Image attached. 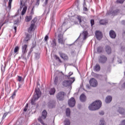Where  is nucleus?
Instances as JSON below:
<instances>
[{
	"mask_svg": "<svg viewBox=\"0 0 125 125\" xmlns=\"http://www.w3.org/2000/svg\"><path fill=\"white\" fill-rule=\"evenodd\" d=\"M102 105V102L100 101H96L91 104L88 108L91 111H95L100 109Z\"/></svg>",
	"mask_w": 125,
	"mask_h": 125,
	"instance_id": "nucleus-1",
	"label": "nucleus"
},
{
	"mask_svg": "<svg viewBox=\"0 0 125 125\" xmlns=\"http://www.w3.org/2000/svg\"><path fill=\"white\" fill-rule=\"evenodd\" d=\"M35 93L33 97L31 99V104L32 105L36 104V101L39 99V97L42 96V92L40 88L35 89Z\"/></svg>",
	"mask_w": 125,
	"mask_h": 125,
	"instance_id": "nucleus-2",
	"label": "nucleus"
},
{
	"mask_svg": "<svg viewBox=\"0 0 125 125\" xmlns=\"http://www.w3.org/2000/svg\"><path fill=\"white\" fill-rule=\"evenodd\" d=\"M37 21H38V19H37V18H34L31 21L30 26L27 29L28 33H31V32H33L36 30V23H37Z\"/></svg>",
	"mask_w": 125,
	"mask_h": 125,
	"instance_id": "nucleus-3",
	"label": "nucleus"
},
{
	"mask_svg": "<svg viewBox=\"0 0 125 125\" xmlns=\"http://www.w3.org/2000/svg\"><path fill=\"white\" fill-rule=\"evenodd\" d=\"M64 96H65V92L61 91L59 92L56 95V98L58 99L60 101L64 100Z\"/></svg>",
	"mask_w": 125,
	"mask_h": 125,
	"instance_id": "nucleus-4",
	"label": "nucleus"
},
{
	"mask_svg": "<svg viewBox=\"0 0 125 125\" xmlns=\"http://www.w3.org/2000/svg\"><path fill=\"white\" fill-rule=\"evenodd\" d=\"M90 85L91 86H93V87H96L98 84V82H97V80L94 78H92L89 81Z\"/></svg>",
	"mask_w": 125,
	"mask_h": 125,
	"instance_id": "nucleus-5",
	"label": "nucleus"
},
{
	"mask_svg": "<svg viewBox=\"0 0 125 125\" xmlns=\"http://www.w3.org/2000/svg\"><path fill=\"white\" fill-rule=\"evenodd\" d=\"M58 42L61 44H65V40L63 39V35L60 33L58 36Z\"/></svg>",
	"mask_w": 125,
	"mask_h": 125,
	"instance_id": "nucleus-6",
	"label": "nucleus"
},
{
	"mask_svg": "<svg viewBox=\"0 0 125 125\" xmlns=\"http://www.w3.org/2000/svg\"><path fill=\"white\" fill-rule=\"evenodd\" d=\"M95 35L96 36V38L99 41L100 40H102V38H103V34H102V32L99 30H97L95 32Z\"/></svg>",
	"mask_w": 125,
	"mask_h": 125,
	"instance_id": "nucleus-7",
	"label": "nucleus"
},
{
	"mask_svg": "<svg viewBox=\"0 0 125 125\" xmlns=\"http://www.w3.org/2000/svg\"><path fill=\"white\" fill-rule=\"evenodd\" d=\"M59 54L60 56V57L63 59V60H64L65 61H67V60H69V57L67 54L62 53V52H59Z\"/></svg>",
	"mask_w": 125,
	"mask_h": 125,
	"instance_id": "nucleus-8",
	"label": "nucleus"
},
{
	"mask_svg": "<svg viewBox=\"0 0 125 125\" xmlns=\"http://www.w3.org/2000/svg\"><path fill=\"white\" fill-rule=\"evenodd\" d=\"M106 62H107V57L104 55L101 56L99 59V63L104 64V63H106Z\"/></svg>",
	"mask_w": 125,
	"mask_h": 125,
	"instance_id": "nucleus-9",
	"label": "nucleus"
},
{
	"mask_svg": "<svg viewBox=\"0 0 125 125\" xmlns=\"http://www.w3.org/2000/svg\"><path fill=\"white\" fill-rule=\"evenodd\" d=\"M71 79L73 81H69V80L63 81L62 83V85H63V86H65V87L69 86L71 85L72 83H74V82L75 81V78H72Z\"/></svg>",
	"mask_w": 125,
	"mask_h": 125,
	"instance_id": "nucleus-10",
	"label": "nucleus"
},
{
	"mask_svg": "<svg viewBox=\"0 0 125 125\" xmlns=\"http://www.w3.org/2000/svg\"><path fill=\"white\" fill-rule=\"evenodd\" d=\"M68 103L70 107H74L76 104V100L73 97H72L69 100Z\"/></svg>",
	"mask_w": 125,
	"mask_h": 125,
	"instance_id": "nucleus-11",
	"label": "nucleus"
},
{
	"mask_svg": "<svg viewBox=\"0 0 125 125\" xmlns=\"http://www.w3.org/2000/svg\"><path fill=\"white\" fill-rule=\"evenodd\" d=\"M27 47H28L27 44H25L23 45H22L21 47V50L23 55H26V53H27V52L28 51V49H27Z\"/></svg>",
	"mask_w": 125,
	"mask_h": 125,
	"instance_id": "nucleus-12",
	"label": "nucleus"
},
{
	"mask_svg": "<svg viewBox=\"0 0 125 125\" xmlns=\"http://www.w3.org/2000/svg\"><path fill=\"white\" fill-rule=\"evenodd\" d=\"M109 36L111 39H116L117 34H116V32L114 31V30H111L109 31Z\"/></svg>",
	"mask_w": 125,
	"mask_h": 125,
	"instance_id": "nucleus-13",
	"label": "nucleus"
},
{
	"mask_svg": "<svg viewBox=\"0 0 125 125\" xmlns=\"http://www.w3.org/2000/svg\"><path fill=\"white\" fill-rule=\"evenodd\" d=\"M48 107L50 108V109H52V108H54L55 107V101H50L48 104Z\"/></svg>",
	"mask_w": 125,
	"mask_h": 125,
	"instance_id": "nucleus-14",
	"label": "nucleus"
},
{
	"mask_svg": "<svg viewBox=\"0 0 125 125\" xmlns=\"http://www.w3.org/2000/svg\"><path fill=\"white\" fill-rule=\"evenodd\" d=\"M105 50L107 54H110L112 53V49L109 45H106L105 47Z\"/></svg>",
	"mask_w": 125,
	"mask_h": 125,
	"instance_id": "nucleus-15",
	"label": "nucleus"
},
{
	"mask_svg": "<svg viewBox=\"0 0 125 125\" xmlns=\"http://www.w3.org/2000/svg\"><path fill=\"white\" fill-rule=\"evenodd\" d=\"M33 35L31 34H29V33H27L25 34V42H29L31 39H32Z\"/></svg>",
	"mask_w": 125,
	"mask_h": 125,
	"instance_id": "nucleus-16",
	"label": "nucleus"
},
{
	"mask_svg": "<svg viewBox=\"0 0 125 125\" xmlns=\"http://www.w3.org/2000/svg\"><path fill=\"white\" fill-rule=\"evenodd\" d=\"M80 100L82 101V102H84L86 100V97L85 96V94H82L80 96Z\"/></svg>",
	"mask_w": 125,
	"mask_h": 125,
	"instance_id": "nucleus-17",
	"label": "nucleus"
},
{
	"mask_svg": "<svg viewBox=\"0 0 125 125\" xmlns=\"http://www.w3.org/2000/svg\"><path fill=\"white\" fill-rule=\"evenodd\" d=\"M118 112H119V114H121V115H125V109L122 107H119L118 109Z\"/></svg>",
	"mask_w": 125,
	"mask_h": 125,
	"instance_id": "nucleus-18",
	"label": "nucleus"
},
{
	"mask_svg": "<svg viewBox=\"0 0 125 125\" xmlns=\"http://www.w3.org/2000/svg\"><path fill=\"white\" fill-rule=\"evenodd\" d=\"M32 19L33 17L32 16H26L25 17V22H30Z\"/></svg>",
	"mask_w": 125,
	"mask_h": 125,
	"instance_id": "nucleus-19",
	"label": "nucleus"
},
{
	"mask_svg": "<svg viewBox=\"0 0 125 125\" xmlns=\"http://www.w3.org/2000/svg\"><path fill=\"white\" fill-rule=\"evenodd\" d=\"M47 115V112L46 110H43L42 112V118L44 120L46 118V116Z\"/></svg>",
	"mask_w": 125,
	"mask_h": 125,
	"instance_id": "nucleus-20",
	"label": "nucleus"
},
{
	"mask_svg": "<svg viewBox=\"0 0 125 125\" xmlns=\"http://www.w3.org/2000/svg\"><path fill=\"white\" fill-rule=\"evenodd\" d=\"M112 101V97L110 96H108L106 97L105 99V102L106 103H110Z\"/></svg>",
	"mask_w": 125,
	"mask_h": 125,
	"instance_id": "nucleus-21",
	"label": "nucleus"
},
{
	"mask_svg": "<svg viewBox=\"0 0 125 125\" xmlns=\"http://www.w3.org/2000/svg\"><path fill=\"white\" fill-rule=\"evenodd\" d=\"M56 90H55V88H52L50 89L49 91V93L50 95H53L55 94Z\"/></svg>",
	"mask_w": 125,
	"mask_h": 125,
	"instance_id": "nucleus-22",
	"label": "nucleus"
},
{
	"mask_svg": "<svg viewBox=\"0 0 125 125\" xmlns=\"http://www.w3.org/2000/svg\"><path fill=\"white\" fill-rule=\"evenodd\" d=\"M94 68L95 71H97V72L100 71V65L98 64H96V66H95Z\"/></svg>",
	"mask_w": 125,
	"mask_h": 125,
	"instance_id": "nucleus-23",
	"label": "nucleus"
},
{
	"mask_svg": "<svg viewBox=\"0 0 125 125\" xmlns=\"http://www.w3.org/2000/svg\"><path fill=\"white\" fill-rule=\"evenodd\" d=\"M51 46L53 48H54V47L56 46V41L55 40V39L53 40L52 43L51 44Z\"/></svg>",
	"mask_w": 125,
	"mask_h": 125,
	"instance_id": "nucleus-24",
	"label": "nucleus"
},
{
	"mask_svg": "<svg viewBox=\"0 0 125 125\" xmlns=\"http://www.w3.org/2000/svg\"><path fill=\"white\" fill-rule=\"evenodd\" d=\"M99 22L101 25H105V24H107V23H108V22H107V21L105 20H101V21H100Z\"/></svg>",
	"mask_w": 125,
	"mask_h": 125,
	"instance_id": "nucleus-25",
	"label": "nucleus"
},
{
	"mask_svg": "<svg viewBox=\"0 0 125 125\" xmlns=\"http://www.w3.org/2000/svg\"><path fill=\"white\" fill-rule=\"evenodd\" d=\"M24 79L22 77L20 76H18V79L17 81L19 82L20 83H21V82H24Z\"/></svg>",
	"mask_w": 125,
	"mask_h": 125,
	"instance_id": "nucleus-26",
	"label": "nucleus"
},
{
	"mask_svg": "<svg viewBox=\"0 0 125 125\" xmlns=\"http://www.w3.org/2000/svg\"><path fill=\"white\" fill-rule=\"evenodd\" d=\"M27 11V6L23 7L22 10L21 11V15H24L26 12Z\"/></svg>",
	"mask_w": 125,
	"mask_h": 125,
	"instance_id": "nucleus-27",
	"label": "nucleus"
},
{
	"mask_svg": "<svg viewBox=\"0 0 125 125\" xmlns=\"http://www.w3.org/2000/svg\"><path fill=\"white\" fill-rule=\"evenodd\" d=\"M54 58L55 59H56V60H58L59 63H62V61H61V59H60V58L57 55H54Z\"/></svg>",
	"mask_w": 125,
	"mask_h": 125,
	"instance_id": "nucleus-28",
	"label": "nucleus"
},
{
	"mask_svg": "<svg viewBox=\"0 0 125 125\" xmlns=\"http://www.w3.org/2000/svg\"><path fill=\"white\" fill-rule=\"evenodd\" d=\"M54 83V84L55 85H57L59 84V83H58V77L56 76L55 78Z\"/></svg>",
	"mask_w": 125,
	"mask_h": 125,
	"instance_id": "nucleus-29",
	"label": "nucleus"
},
{
	"mask_svg": "<svg viewBox=\"0 0 125 125\" xmlns=\"http://www.w3.org/2000/svg\"><path fill=\"white\" fill-rule=\"evenodd\" d=\"M70 114H71V110L70 108H67L66 109V115L67 117H69L70 116Z\"/></svg>",
	"mask_w": 125,
	"mask_h": 125,
	"instance_id": "nucleus-30",
	"label": "nucleus"
},
{
	"mask_svg": "<svg viewBox=\"0 0 125 125\" xmlns=\"http://www.w3.org/2000/svg\"><path fill=\"white\" fill-rule=\"evenodd\" d=\"M119 12H120V10L116 9L113 11L112 14H113V15H117L118 14V13H119Z\"/></svg>",
	"mask_w": 125,
	"mask_h": 125,
	"instance_id": "nucleus-31",
	"label": "nucleus"
},
{
	"mask_svg": "<svg viewBox=\"0 0 125 125\" xmlns=\"http://www.w3.org/2000/svg\"><path fill=\"white\" fill-rule=\"evenodd\" d=\"M71 123H70V120L68 119H66L64 121V125H70Z\"/></svg>",
	"mask_w": 125,
	"mask_h": 125,
	"instance_id": "nucleus-32",
	"label": "nucleus"
},
{
	"mask_svg": "<svg viewBox=\"0 0 125 125\" xmlns=\"http://www.w3.org/2000/svg\"><path fill=\"white\" fill-rule=\"evenodd\" d=\"M12 0H9L8 8H9V9H11V3H12Z\"/></svg>",
	"mask_w": 125,
	"mask_h": 125,
	"instance_id": "nucleus-33",
	"label": "nucleus"
},
{
	"mask_svg": "<svg viewBox=\"0 0 125 125\" xmlns=\"http://www.w3.org/2000/svg\"><path fill=\"white\" fill-rule=\"evenodd\" d=\"M34 47H36V43L32 44V46H31V48L30 52H29L30 53H31V52H32L33 51V48H34Z\"/></svg>",
	"mask_w": 125,
	"mask_h": 125,
	"instance_id": "nucleus-34",
	"label": "nucleus"
},
{
	"mask_svg": "<svg viewBox=\"0 0 125 125\" xmlns=\"http://www.w3.org/2000/svg\"><path fill=\"white\" fill-rule=\"evenodd\" d=\"M82 35H83L84 38H86L87 36V31H83L82 33Z\"/></svg>",
	"mask_w": 125,
	"mask_h": 125,
	"instance_id": "nucleus-35",
	"label": "nucleus"
},
{
	"mask_svg": "<svg viewBox=\"0 0 125 125\" xmlns=\"http://www.w3.org/2000/svg\"><path fill=\"white\" fill-rule=\"evenodd\" d=\"M38 121L43 125H46L45 123H43V121H42V118H39L38 119Z\"/></svg>",
	"mask_w": 125,
	"mask_h": 125,
	"instance_id": "nucleus-36",
	"label": "nucleus"
},
{
	"mask_svg": "<svg viewBox=\"0 0 125 125\" xmlns=\"http://www.w3.org/2000/svg\"><path fill=\"white\" fill-rule=\"evenodd\" d=\"M116 2L117 3H124V2H125V0H116Z\"/></svg>",
	"mask_w": 125,
	"mask_h": 125,
	"instance_id": "nucleus-37",
	"label": "nucleus"
},
{
	"mask_svg": "<svg viewBox=\"0 0 125 125\" xmlns=\"http://www.w3.org/2000/svg\"><path fill=\"white\" fill-rule=\"evenodd\" d=\"M97 52H99V53H100L102 52V48L101 47H98L97 49Z\"/></svg>",
	"mask_w": 125,
	"mask_h": 125,
	"instance_id": "nucleus-38",
	"label": "nucleus"
},
{
	"mask_svg": "<svg viewBox=\"0 0 125 125\" xmlns=\"http://www.w3.org/2000/svg\"><path fill=\"white\" fill-rule=\"evenodd\" d=\"M29 107V104H26L24 109H23V111L24 112H27V110H28V107Z\"/></svg>",
	"mask_w": 125,
	"mask_h": 125,
	"instance_id": "nucleus-39",
	"label": "nucleus"
},
{
	"mask_svg": "<svg viewBox=\"0 0 125 125\" xmlns=\"http://www.w3.org/2000/svg\"><path fill=\"white\" fill-rule=\"evenodd\" d=\"M100 125H105V121H104V119H102L100 121Z\"/></svg>",
	"mask_w": 125,
	"mask_h": 125,
	"instance_id": "nucleus-40",
	"label": "nucleus"
},
{
	"mask_svg": "<svg viewBox=\"0 0 125 125\" xmlns=\"http://www.w3.org/2000/svg\"><path fill=\"white\" fill-rule=\"evenodd\" d=\"M19 50V47L16 46L14 49V52L15 53H16L17 52H18V51Z\"/></svg>",
	"mask_w": 125,
	"mask_h": 125,
	"instance_id": "nucleus-41",
	"label": "nucleus"
},
{
	"mask_svg": "<svg viewBox=\"0 0 125 125\" xmlns=\"http://www.w3.org/2000/svg\"><path fill=\"white\" fill-rule=\"evenodd\" d=\"M16 95V93H15V92H14L12 95L10 97V98H12V99H14V97H15Z\"/></svg>",
	"mask_w": 125,
	"mask_h": 125,
	"instance_id": "nucleus-42",
	"label": "nucleus"
},
{
	"mask_svg": "<svg viewBox=\"0 0 125 125\" xmlns=\"http://www.w3.org/2000/svg\"><path fill=\"white\" fill-rule=\"evenodd\" d=\"M77 18L80 23H82V17H81V16H78Z\"/></svg>",
	"mask_w": 125,
	"mask_h": 125,
	"instance_id": "nucleus-43",
	"label": "nucleus"
},
{
	"mask_svg": "<svg viewBox=\"0 0 125 125\" xmlns=\"http://www.w3.org/2000/svg\"><path fill=\"white\" fill-rule=\"evenodd\" d=\"M94 20H90V24L91 26H93L94 25Z\"/></svg>",
	"mask_w": 125,
	"mask_h": 125,
	"instance_id": "nucleus-44",
	"label": "nucleus"
},
{
	"mask_svg": "<svg viewBox=\"0 0 125 125\" xmlns=\"http://www.w3.org/2000/svg\"><path fill=\"white\" fill-rule=\"evenodd\" d=\"M7 115H8V113H4V115L3 116V119H5V117L7 116Z\"/></svg>",
	"mask_w": 125,
	"mask_h": 125,
	"instance_id": "nucleus-45",
	"label": "nucleus"
},
{
	"mask_svg": "<svg viewBox=\"0 0 125 125\" xmlns=\"http://www.w3.org/2000/svg\"><path fill=\"white\" fill-rule=\"evenodd\" d=\"M72 75H73V72H69L68 75L67 76V78H70Z\"/></svg>",
	"mask_w": 125,
	"mask_h": 125,
	"instance_id": "nucleus-46",
	"label": "nucleus"
},
{
	"mask_svg": "<svg viewBox=\"0 0 125 125\" xmlns=\"http://www.w3.org/2000/svg\"><path fill=\"white\" fill-rule=\"evenodd\" d=\"M47 40H48V36L46 35L44 38V41H47Z\"/></svg>",
	"mask_w": 125,
	"mask_h": 125,
	"instance_id": "nucleus-47",
	"label": "nucleus"
},
{
	"mask_svg": "<svg viewBox=\"0 0 125 125\" xmlns=\"http://www.w3.org/2000/svg\"><path fill=\"white\" fill-rule=\"evenodd\" d=\"M18 23H19V20H17V21H14V25H15L16 24H18Z\"/></svg>",
	"mask_w": 125,
	"mask_h": 125,
	"instance_id": "nucleus-48",
	"label": "nucleus"
},
{
	"mask_svg": "<svg viewBox=\"0 0 125 125\" xmlns=\"http://www.w3.org/2000/svg\"><path fill=\"white\" fill-rule=\"evenodd\" d=\"M83 10L84 11H88V9H87V8L86 7H83Z\"/></svg>",
	"mask_w": 125,
	"mask_h": 125,
	"instance_id": "nucleus-49",
	"label": "nucleus"
},
{
	"mask_svg": "<svg viewBox=\"0 0 125 125\" xmlns=\"http://www.w3.org/2000/svg\"><path fill=\"white\" fill-rule=\"evenodd\" d=\"M100 115L101 116H103V115H104V111H101L100 113H99Z\"/></svg>",
	"mask_w": 125,
	"mask_h": 125,
	"instance_id": "nucleus-50",
	"label": "nucleus"
},
{
	"mask_svg": "<svg viewBox=\"0 0 125 125\" xmlns=\"http://www.w3.org/2000/svg\"><path fill=\"white\" fill-rule=\"evenodd\" d=\"M72 79H75V78L73 77V78H69L68 81H69V82H71H71H73Z\"/></svg>",
	"mask_w": 125,
	"mask_h": 125,
	"instance_id": "nucleus-51",
	"label": "nucleus"
},
{
	"mask_svg": "<svg viewBox=\"0 0 125 125\" xmlns=\"http://www.w3.org/2000/svg\"><path fill=\"white\" fill-rule=\"evenodd\" d=\"M41 0H36V4H40V1Z\"/></svg>",
	"mask_w": 125,
	"mask_h": 125,
	"instance_id": "nucleus-52",
	"label": "nucleus"
},
{
	"mask_svg": "<svg viewBox=\"0 0 125 125\" xmlns=\"http://www.w3.org/2000/svg\"><path fill=\"white\" fill-rule=\"evenodd\" d=\"M83 7H86V3L84 1L83 4Z\"/></svg>",
	"mask_w": 125,
	"mask_h": 125,
	"instance_id": "nucleus-53",
	"label": "nucleus"
},
{
	"mask_svg": "<svg viewBox=\"0 0 125 125\" xmlns=\"http://www.w3.org/2000/svg\"><path fill=\"white\" fill-rule=\"evenodd\" d=\"M65 24H66V21H64L63 23H62V26H65Z\"/></svg>",
	"mask_w": 125,
	"mask_h": 125,
	"instance_id": "nucleus-54",
	"label": "nucleus"
},
{
	"mask_svg": "<svg viewBox=\"0 0 125 125\" xmlns=\"http://www.w3.org/2000/svg\"><path fill=\"white\" fill-rule=\"evenodd\" d=\"M122 23L123 24V25H125V21H122Z\"/></svg>",
	"mask_w": 125,
	"mask_h": 125,
	"instance_id": "nucleus-55",
	"label": "nucleus"
},
{
	"mask_svg": "<svg viewBox=\"0 0 125 125\" xmlns=\"http://www.w3.org/2000/svg\"><path fill=\"white\" fill-rule=\"evenodd\" d=\"M14 29L15 32H16V30H17V27L16 26H14Z\"/></svg>",
	"mask_w": 125,
	"mask_h": 125,
	"instance_id": "nucleus-56",
	"label": "nucleus"
},
{
	"mask_svg": "<svg viewBox=\"0 0 125 125\" xmlns=\"http://www.w3.org/2000/svg\"><path fill=\"white\" fill-rule=\"evenodd\" d=\"M48 1V0H45V4H47Z\"/></svg>",
	"mask_w": 125,
	"mask_h": 125,
	"instance_id": "nucleus-57",
	"label": "nucleus"
},
{
	"mask_svg": "<svg viewBox=\"0 0 125 125\" xmlns=\"http://www.w3.org/2000/svg\"><path fill=\"white\" fill-rule=\"evenodd\" d=\"M31 14H34V11L31 10Z\"/></svg>",
	"mask_w": 125,
	"mask_h": 125,
	"instance_id": "nucleus-58",
	"label": "nucleus"
},
{
	"mask_svg": "<svg viewBox=\"0 0 125 125\" xmlns=\"http://www.w3.org/2000/svg\"><path fill=\"white\" fill-rule=\"evenodd\" d=\"M4 24H5V22H4L3 23H2V24L1 25L0 27H2V26H3V25H4Z\"/></svg>",
	"mask_w": 125,
	"mask_h": 125,
	"instance_id": "nucleus-59",
	"label": "nucleus"
},
{
	"mask_svg": "<svg viewBox=\"0 0 125 125\" xmlns=\"http://www.w3.org/2000/svg\"><path fill=\"white\" fill-rule=\"evenodd\" d=\"M123 86L124 87H125V82L123 83Z\"/></svg>",
	"mask_w": 125,
	"mask_h": 125,
	"instance_id": "nucleus-60",
	"label": "nucleus"
},
{
	"mask_svg": "<svg viewBox=\"0 0 125 125\" xmlns=\"http://www.w3.org/2000/svg\"><path fill=\"white\" fill-rule=\"evenodd\" d=\"M34 9H35V7L34 6L32 8V10H33L34 11Z\"/></svg>",
	"mask_w": 125,
	"mask_h": 125,
	"instance_id": "nucleus-61",
	"label": "nucleus"
},
{
	"mask_svg": "<svg viewBox=\"0 0 125 125\" xmlns=\"http://www.w3.org/2000/svg\"><path fill=\"white\" fill-rule=\"evenodd\" d=\"M10 56H11V55H12V53H10Z\"/></svg>",
	"mask_w": 125,
	"mask_h": 125,
	"instance_id": "nucleus-62",
	"label": "nucleus"
},
{
	"mask_svg": "<svg viewBox=\"0 0 125 125\" xmlns=\"http://www.w3.org/2000/svg\"><path fill=\"white\" fill-rule=\"evenodd\" d=\"M36 125H41L40 124H37Z\"/></svg>",
	"mask_w": 125,
	"mask_h": 125,
	"instance_id": "nucleus-63",
	"label": "nucleus"
},
{
	"mask_svg": "<svg viewBox=\"0 0 125 125\" xmlns=\"http://www.w3.org/2000/svg\"><path fill=\"white\" fill-rule=\"evenodd\" d=\"M4 72V71H3L2 70V73H3Z\"/></svg>",
	"mask_w": 125,
	"mask_h": 125,
	"instance_id": "nucleus-64",
	"label": "nucleus"
}]
</instances>
